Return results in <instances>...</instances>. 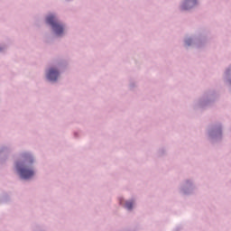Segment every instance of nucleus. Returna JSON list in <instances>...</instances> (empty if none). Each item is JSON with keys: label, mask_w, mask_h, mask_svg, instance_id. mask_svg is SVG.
<instances>
[{"label": "nucleus", "mask_w": 231, "mask_h": 231, "mask_svg": "<svg viewBox=\"0 0 231 231\" xmlns=\"http://www.w3.org/2000/svg\"><path fill=\"white\" fill-rule=\"evenodd\" d=\"M47 23L52 26V30L55 32L56 35H62V33H64V27L57 22L55 16L49 15L47 17Z\"/></svg>", "instance_id": "1"}, {"label": "nucleus", "mask_w": 231, "mask_h": 231, "mask_svg": "<svg viewBox=\"0 0 231 231\" xmlns=\"http://www.w3.org/2000/svg\"><path fill=\"white\" fill-rule=\"evenodd\" d=\"M17 168L20 172L21 178H23V180H30V178H32L33 174H35L33 170L28 169L26 167L20 168L19 164H17Z\"/></svg>", "instance_id": "2"}, {"label": "nucleus", "mask_w": 231, "mask_h": 231, "mask_svg": "<svg viewBox=\"0 0 231 231\" xmlns=\"http://www.w3.org/2000/svg\"><path fill=\"white\" fill-rule=\"evenodd\" d=\"M59 78V70L55 69H51L49 72L47 73V79L49 80H51L52 82H55L57 79Z\"/></svg>", "instance_id": "3"}, {"label": "nucleus", "mask_w": 231, "mask_h": 231, "mask_svg": "<svg viewBox=\"0 0 231 231\" xmlns=\"http://www.w3.org/2000/svg\"><path fill=\"white\" fill-rule=\"evenodd\" d=\"M196 4H197L196 0H186L182 8L183 10H189L187 6H190V8H192V6H195Z\"/></svg>", "instance_id": "4"}, {"label": "nucleus", "mask_w": 231, "mask_h": 231, "mask_svg": "<svg viewBox=\"0 0 231 231\" xmlns=\"http://www.w3.org/2000/svg\"><path fill=\"white\" fill-rule=\"evenodd\" d=\"M125 208L128 209V210H132L133 209V202L132 201H127L125 203Z\"/></svg>", "instance_id": "5"}, {"label": "nucleus", "mask_w": 231, "mask_h": 231, "mask_svg": "<svg viewBox=\"0 0 231 231\" xmlns=\"http://www.w3.org/2000/svg\"><path fill=\"white\" fill-rule=\"evenodd\" d=\"M190 42H192V41H190V40L186 41V44H187L188 46H190Z\"/></svg>", "instance_id": "6"}]
</instances>
